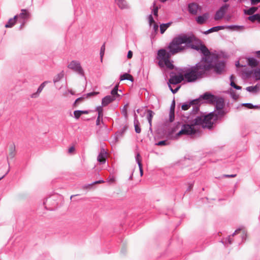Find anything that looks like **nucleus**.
Listing matches in <instances>:
<instances>
[{"mask_svg": "<svg viewBox=\"0 0 260 260\" xmlns=\"http://www.w3.org/2000/svg\"><path fill=\"white\" fill-rule=\"evenodd\" d=\"M175 38L180 45L185 44L188 47L198 51L202 55L201 61L206 63L207 65H225L229 57L227 53L222 51H210L202 41L194 35L182 34Z\"/></svg>", "mask_w": 260, "mask_h": 260, "instance_id": "obj_1", "label": "nucleus"}, {"mask_svg": "<svg viewBox=\"0 0 260 260\" xmlns=\"http://www.w3.org/2000/svg\"><path fill=\"white\" fill-rule=\"evenodd\" d=\"M190 67L180 69L182 71L183 81L193 82L202 77L206 72L213 66H190Z\"/></svg>", "mask_w": 260, "mask_h": 260, "instance_id": "obj_2", "label": "nucleus"}, {"mask_svg": "<svg viewBox=\"0 0 260 260\" xmlns=\"http://www.w3.org/2000/svg\"><path fill=\"white\" fill-rule=\"evenodd\" d=\"M161 68H166L168 72L170 78L167 82L169 88L171 92L175 94L178 92L180 88V85L177 86L175 89L173 88V85H177L183 81L182 71L180 69L176 66H159Z\"/></svg>", "mask_w": 260, "mask_h": 260, "instance_id": "obj_3", "label": "nucleus"}, {"mask_svg": "<svg viewBox=\"0 0 260 260\" xmlns=\"http://www.w3.org/2000/svg\"><path fill=\"white\" fill-rule=\"evenodd\" d=\"M189 123L183 124L181 129L176 134L174 137L175 139H178L182 135L189 136L192 138L199 137L200 131L194 127L193 124L189 121Z\"/></svg>", "mask_w": 260, "mask_h": 260, "instance_id": "obj_4", "label": "nucleus"}, {"mask_svg": "<svg viewBox=\"0 0 260 260\" xmlns=\"http://www.w3.org/2000/svg\"><path fill=\"white\" fill-rule=\"evenodd\" d=\"M221 117L216 114L215 111H212L208 114L203 115V128H207L210 130L213 127V124L218 120L221 119Z\"/></svg>", "mask_w": 260, "mask_h": 260, "instance_id": "obj_5", "label": "nucleus"}, {"mask_svg": "<svg viewBox=\"0 0 260 260\" xmlns=\"http://www.w3.org/2000/svg\"><path fill=\"white\" fill-rule=\"evenodd\" d=\"M173 56L166 49H160L157 51L156 58L158 60L157 65H173V61L170 58Z\"/></svg>", "mask_w": 260, "mask_h": 260, "instance_id": "obj_6", "label": "nucleus"}, {"mask_svg": "<svg viewBox=\"0 0 260 260\" xmlns=\"http://www.w3.org/2000/svg\"><path fill=\"white\" fill-rule=\"evenodd\" d=\"M215 104V109L213 111L216 112V114L221 118L223 117L226 112L223 110L224 99L221 96L216 95V98L213 100V104Z\"/></svg>", "mask_w": 260, "mask_h": 260, "instance_id": "obj_7", "label": "nucleus"}, {"mask_svg": "<svg viewBox=\"0 0 260 260\" xmlns=\"http://www.w3.org/2000/svg\"><path fill=\"white\" fill-rule=\"evenodd\" d=\"M185 49L184 46H182L180 45L176 38L175 37L170 42L167 50L169 53L174 55L178 53L183 51Z\"/></svg>", "mask_w": 260, "mask_h": 260, "instance_id": "obj_8", "label": "nucleus"}, {"mask_svg": "<svg viewBox=\"0 0 260 260\" xmlns=\"http://www.w3.org/2000/svg\"><path fill=\"white\" fill-rule=\"evenodd\" d=\"M216 98V95L210 92H206L196 99H193V101L202 104H213V100Z\"/></svg>", "mask_w": 260, "mask_h": 260, "instance_id": "obj_9", "label": "nucleus"}, {"mask_svg": "<svg viewBox=\"0 0 260 260\" xmlns=\"http://www.w3.org/2000/svg\"><path fill=\"white\" fill-rule=\"evenodd\" d=\"M251 68L256 67V66H250ZM251 70H245L243 74L246 78H249L253 77L256 81L260 80V66Z\"/></svg>", "mask_w": 260, "mask_h": 260, "instance_id": "obj_10", "label": "nucleus"}, {"mask_svg": "<svg viewBox=\"0 0 260 260\" xmlns=\"http://www.w3.org/2000/svg\"><path fill=\"white\" fill-rule=\"evenodd\" d=\"M229 7V4H224L222 5L216 12L214 15V19L218 20L222 19L226 13Z\"/></svg>", "mask_w": 260, "mask_h": 260, "instance_id": "obj_11", "label": "nucleus"}, {"mask_svg": "<svg viewBox=\"0 0 260 260\" xmlns=\"http://www.w3.org/2000/svg\"><path fill=\"white\" fill-rule=\"evenodd\" d=\"M226 66H213L209 71L205 73V75H209L212 73H216L217 75H220L224 70Z\"/></svg>", "mask_w": 260, "mask_h": 260, "instance_id": "obj_12", "label": "nucleus"}, {"mask_svg": "<svg viewBox=\"0 0 260 260\" xmlns=\"http://www.w3.org/2000/svg\"><path fill=\"white\" fill-rule=\"evenodd\" d=\"M199 9H201L200 7L196 3H190L188 4V11L192 15H196Z\"/></svg>", "mask_w": 260, "mask_h": 260, "instance_id": "obj_13", "label": "nucleus"}, {"mask_svg": "<svg viewBox=\"0 0 260 260\" xmlns=\"http://www.w3.org/2000/svg\"><path fill=\"white\" fill-rule=\"evenodd\" d=\"M188 121H190L192 124H193L194 127L196 126H202L203 127V115L197 116L195 118L191 121L189 120V116L186 117Z\"/></svg>", "mask_w": 260, "mask_h": 260, "instance_id": "obj_14", "label": "nucleus"}, {"mask_svg": "<svg viewBox=\"0 0 260 260\" xmlns=\"http://www.w3.org/2000/svg\"><path fill=\"white\" fill-rule=\"evenodd\" d=\"M128 128V126L125 125L120 130L117 131L114 134V139L115 141H118L119 139L121 138L125 133Z\"/></svg>", "mask_w": 260, "mask_h": 260, "instance_id": "obj_15", "label": "nucleus"}, {"mask_svg": "<svg viewBox=\"0 0 260 260\" xmlns=\"http://www.w3.org/2000/svg\"><path fill=\"white\" fill-rule=\"evenodd\" d=\"M242 59L245 60L246 65H260L259 61L254 57H241Z\"/></svg>", "mask_w": 260, "mask_h": 260, "instance_id": "obj_16", "label": "nucleus"}, {"mask_svg": "<svg viewBox=\"0 0 260 260\" xmlns=\"http://www.w3.org/2000/svg\"><path fill=\"white\" fill-rule=\"evenodd\" d=\"M50 82V81H46L43 82L38 88L37 91L31 94V98H37L39 96L40 93L42 92L46 85Z\"/></svg>", "mask_w": 260, "mask_h": 260, "instance_id": "obj_17", "label": "nucleus"}, {"mask_svg": "<svg viewBox=\"0 0 260 260\" xmlns=\"http://www.w3.org/2000/svg\"><path fill=\"white\" fill-rule=\"evenodd\" d=\"M147 113V120L148 121V123H149V126H150L149 130L152 132V128H151L152 120L153 117L155 114V113L153 111H152L151 110H150V109L146 110L144 113Z\"/></svg>", "mask_w": 260, "mask_h": 260, "instance_id": "obj_18", "label": "nucleus"}, {"mask_svg": "<svg viewBox=\"0 0 260 260\" xmlns=\"http://www.w3.org/2000/svg\"><path fill=\"white\" fill-rule=\"evenodd\" d=\"M68 67L70 68L72 70L78 74L79 75L83 77L86 79L84 75V72L82 66H68Z\"/></svg>", "mask_w": 260, "mask_h": 260, "instance_id": "obj_19", "label": "nucleus"}, {"mask_svg": "<svg viewBox=\"0 0 260 260\" xmlns=\"http://www.w3.org/2000/svg\"><path fill=\"white\" fill-rule=\"evenodd\" d=\"M208 18L209 14L208 13H205L202 15L198 16L196 18V20L198 24H203L205 23Z\"/></svg>", "mask_w": 260, "mask_h": 260, "instance_id": "obj_20", "label": "nucleus"}, {"mask_svg": "<svg viewBox=\"0 0 260 260\" xmlns=\"http://www.w3.org/2000/svg\"><path fill=\"white\" fill-rule=\"evenodd\" d=\"M115 100H116V98H114L113 96L108 95L102 99V104L105 107Z\"/></svg>", "mask_w": 260, "mask_h": 260, "instance_id": "obj_21", "label": "nucleus"}, {"mask_svg": "<svg viewBox=\"0 0 260 260\" xmlns=\"http://www.w3.org/2000/svg\"><path fill=\"white\" fill-rule=\"evenodd\" d=\"M106 154L107 152L105 151V149L103 148L101 150V152L99 154V155L97 158L98 161L102 164H103L105 163L106 162Z\"/></svg>", "mask_w": 260, "mask_h": 260, "instance_id": "obj_22", "label": "nucleus"}, {"mask_svg": "<svg viewBox=\"0 0 260 260\" xmlns=\"http://www.w3.org/2000/svg\"><path fill=\"white\" fill-rule=\"evenodd\" d=\"M135 159L138 165V167L140 170V173L141 176H142L143 174V165L142 164V159L139 153H137L135 156Z\"/></svg>", "mask_w": 260, "mask_h": 260, "instance_id": "obj_23", "label": "nucleus"}, {"mask_svg": "<svg viewBox=\"0 0 260 260\" xmlns=\"http://www.w3.org/2000/svg\"><path fill=\"white\" fill-rule=\"evenodd\" d=\"M18 18L22 19L23 21L28 19L30 16V13L26 9H21V13L18 15Z\"/></svg>", "mask_w": 260, "mask_h": 260, "instance_id": "obj_24", "label": "nucleus"}, {"mask_svg": "<svg viewBox=\"0 0 260 260\" xmlns=\"http://www.w3.org/2000/svg\"><path fill=\"white\" fill-rule=\"evenodd\" d=\"M244 26L238 25H226V28L231 31H242L244 29Z\"/></svg>", "mask_w": 260, "mask_h": 260, "instance_id": "obj_25", "label": "nucleus"}, {"mask_svg": "<svg viewBox=\"0 0 260 260\" xmlns=\"http://www.w3.org/2000/svg\"><path fill=\"white\" fill-rule=\"evenodd\" d=\"M115 3L120 9H126L129 8L125 0H115Z\"/></svg>", "mask_w": 260, "mask_h": 260, "instance_id": "obj_26", "label": "nucleus"}, {"mask_svg": "<svg viewBox=\"0 0 260 260\" xmlns=\"http://www.w3.org/2000/svg\"><path fill=\"white\" fill-rule=\"evenodd\" d=\"M18 18V15H15L13 18H10L8 22L5 24V27L11 28L12 27L16 22L17 19Z\"/></svg>", "mask_w": 260, "mask_h": 260, "instance_id": "obj_27", "label": "nucleus"}, {"mask_svg": "<svg viewBox=\"0 0 260 260\" xmlns=\"http://www.w3.org/2000/svg\"><path fill=\"white\" fill-rule=\"evenodd\" d=\"M197 104V102L193 101V100H190L189 102H186L182 104L181 109L184 111L187 110L191 106H193L194 104Z\"/></svg>", "mask_w": 260, "mask_h": 260, "instance_id": "obj_28", "label": "nucleus"}, {"mask_svg": "<svg viewBox=\"0 0 260 260\" xmlns=\"http://www.w3.org/2000/svg\"><path fill=\"white\" fill-rule=\"evenodd\" d=\"M134 124L135 127V132L137 134H139L141 132V128L139 121L137 118V116L135 114L134 117Z\"/></svg>", "mask_w": 260, "mask_h": 260, "instance_id": "obj_29", "label": "nucleus"}, {"mask_svg": "<svg viewBox=\"0 0 260 260\" xmlns=\"http://www.w3.org/2000/svg\"><path fill=\"white\" fill-rule=\"evenodd\" d=\"M246 90L250 92L256 93L260 90L259 85L256 84L254 86H250L246 88Z\"/></svg>", "mask_w": 260, "mask_h": 260, "instance_id": "obj_30", "label": "nucleus"}, {"mask_svg": "<svg viewBox=\"0 0 260 260\" xmlns=\"http://www.w3.org/2000/svg\"><path fill=\"white\" fill-rule=\"evenodd\" d=\"M183 124L181 122L178 121L175 123L174 125L171 128L170 131L169 132V136H171L172 134L174 133L177 130H178Z\"/></svg>", "mask_w": 260, "mask_h": 260, "instance_id": "obj_31", "label": "nucleus"}, {"mask_svg": "<svg viewBox=\"0 0 260 260\" xmlns=\"http://www.w3.org/2000/svg\"><path fill=\"white\" fill-rule=\"evenodd\" d=\"M120 81H123L125 80H129L133 81L134 79L133 76L130 75L128 73H124L120 76Z\"/></svg>", "mask_w": 260, "mask_h": 260, "instance_id": "obj_32", "label": "nucleus"}, {"mask_svg": "<svg viewBox=\"0 0 260 260\" xmlns=\"http://www.w3.org/2000/svg\"><path fill=\"white\" fill-rule=\"evenodd\" d=\"M118 85L116 84L114 87L111 90L110 93L111 95L110 96H113L114 98H119L120 95L118 93Z\"/></svg>", "mask_w": 260, "mask_h": 260, "instance_id": "obj_33", "label": "nucleus"}, {"mask_svg": "<svg viewBox=\"0 0 260 260\" xmlns=\"http://www.w3.org/2000/svg\"><path fill=\"white\" fill-rule=\"evenodd\" d=\"M172 22H169L166 23H162L160 25V32L161 34H163L166 29L171 25Z\"/></svg>", "mask_w": 260, "mask_h": 260, "instance_id": "obj_34", "label": "nucleus"}, {"mask_svg": "<svg viewBox=\"0 0 260 260\" xmlns=\"http://www.w3.org/2000/svg\"><path fill=\"white\" fill-rule=\"evenodd\" d=\"M259 16L260 14L259 13H256L253 15H252L251 16H249L248 17V19L251 21V22H254L255 21H257L258 22H260L259 21Z\"/></svg>", "mask_w": 260, "mask_h": 260, "instance_id": "obj_35", "label": "nucleus"}, {"mask_svg": "<svg viewBox=\"0 0 260 260\" xmlns=\"http://www.w3.org/2000/svg\"><path fill=\"white\" fill-rule=\"evenodd\" d=\"M200 103H198L197 104H194L193 106L192 109L190 112V116H193L196 114L200 110Z\"/></svg>", "mask_w": 260, "mask_h": 260, "instance_id": "obj_36", "label": "nucleus"}, {"mask_svg": "<svg viewBox=\"0 0 260 260\" xmlns=\"http://www.w3.org/2000/svg\"><path fill=\"white\" fill-rule=\"evenodd\" d=\"M15 156V146L13 144L10 147V153L9 154V156L7 157V159H9V157L11 158H13Z\"/></svg>", "mask_w": 260, "mask_h": 260, "instance_id": "obj_37", "label": "nucleus"}, {"mask_svg": "<svg viewBox=\"0 0 260 260\" xmlns=\"http://www.w3.org/2000/svg\"><path fill=\"white\" fill-rule=\"evenodd\" d=\"M258 10V8L256 7H251L247 10H245L244 13L250 16L253 15Z\"/></svg>", "mask_w": 260, "mask_h": 260, "instance_id": "obj_38", "label": "nucleus"}, {"mask_svg": "<svg viewBox=\"0 0 260 260\" xmlns=\"http://www.w3.org/2000/svg\"><path fill=\"white\" fill-rule=\"evenodd\" d=\"M64 74L63 71L61 72L58 73L57 75H56L53 79V82L54 83H56L60 80L61 79H62L63 77Z\"/></svg>", "mask_w": 260, "mask_h": 260, "instance_id": "obj_39", "label": "nucleus"}, {"mask_svg": "<svg viewBox=\"0 0 260 260\" xmlns=\"http://www.w3.org/2000/svg\"><path fill=\"white\" fill-rule=\"evenodd\" d=\"M229 92H230V94L231 98L233 100H234L235 101L238 100V99L239 98V95L237 94L236 93L235 91L233 89L230 88Z\"/></svg>", "mask_w": 260, "mask_h": 260, "instance_id": "obj_40", "label": "nucleus"}, {"mask_svg": "<svg viewBox=\"0 0 260 260\" xmlns=\"http://www.w3.org/2000/svg\"><path fill=\"white\" fill-rule=\"evenodd\" d=\"M153 9L152 10V13L155 16H158V11L159 8V7L156 6L155 2H154L153 3Z\"/></svg>", "mask_w": 260, "mask_h": 260, "instance_id": "obj_41", "label": "nucleus"}, {"mask_svg": "<svg viewBox=\"0 0 260 260\" xmlns=\"http://www.w3.org/2000/svg\"><path fill=\"white\" fill-rule=\"evenodd\" d=\"M85 99V97L81 96L80 98H77L73 103V106L76 107L78 104H79L80 103H82Z\"/></svg>", "mask_w": 260, "mask_h": 260, "instance_id": "obj_42", "label": "nucleus"}, {"mask_svg": "<svg viewBox=\"0 0 260 260\" xmlns=\"http://www.w3.org/2000/svg\"><path fill=\"white\" fill-rule=\"evenodd\" d=\"M74 117L76 119H78L82 115L81 110H77L74 111Z\"/></svg>", "mask_w": 260, "mask_h": 260, "instance_id": "obj_43", "label": "nucleus"}, {"mask_svg": "<svg viewBox=\"0 0 260 260\" xmlns=\"http://www.w3.org/2000/svg\"><path fill=\"white\" fill-rule=\"evenodd\" d=\"M213 32H217L215 26L210 28V29H208L207 30L203 32V33L204 35H208V34Z\"/></svg>", "mask_w": 260, "mask_h": 260, "instance_id": "obj_44", "label": "nucleus"}, {"mask_svg": "<svg viewBox=\"0 0 260 260\" xmlns=\"http://www.w3.org/2000/svg\"><path fill=\"white\" fill-rule=\"evenodd\" d=\"M169 144L167 140H164L158 141L155 144L157 146H166Z\"/></svg>", "mask_w": 260, "mask_h": 260, "instance_id": "obj_45", "label": "nucleus"}, {"mask_svg": "<svg viewBox=\"0 0 260 260\" xmlns=\"http://www.w3.org/2000/svg\"><path fill=\"white\" fill-rule=\"evenodd\" d=\"M98 93H99L98 92L93 91V92H90L87 93V94H84L83 96L85 97V98H89V97H91L92 96L96 95Z\"/></svg>", "mask_w": 260, "mask_h": 260, "instance_id": "obj_46", "label": "nucleus"}, {"mask_svg": "<svg viewBox=\"0 0 260 260\" xmlns=\"http://www.w3.org/2000/svg\"><path fill=\"white\" fill-rule=\"evenodd\" d=\"M175 119V111H170L169 112V121L172 122Z\"/></svg>", "mask_w": 260, "mask_h": 260, "instance_id": "obj_47", "label": "nucleus"}, {"mask_svg": "<svg viewBox=\"0 0 260 260\" xmlns=\"http://www.w3.org/2000/svg\"><path fill=\"white\" fill-rule=\"evenodd\" d=\"M105 51V44H104L101 46V49H100V57L101 58V60H102L103 57L104 55Z\"/></svg>", "mask_w": 260, "mask_h": 260, "instance_id": "obj_48", "label": "nucleus"}, {"mask_svg": "<svg viewBox=\"0 0 260 260\" xmlns=\"http://www.w3.org/2000/svg\"><path fill=\"white\" fill-rule=\"evenodd\" d=\"M230 85L233 88L236 89V90H241L242 89L241 86L236 85L235 82H231V83H230Z\"/></svg>", "mask_w": 260, "mask_h": 260, "instance_id": "obj_49", "label": "nucleus"}, {"mask_svg": "<svg viewBox=\"0 0 260 260\" xmlns=\"http://www.w3.org/2000/svg\"><path fill=\"white\" fill-rule=\"evenodd\" d=\"M242 106H244L248 109H253V104L251 103H243L241 104Z\"/></svg>", "mask_w": 260, "mask_h": 260, "instance_id": "obj_50", "label": "nucleus"}, {"mask_svg": "<svg viewBox=\"0 0 260 260\" xmlns=\"http://www.w3.org/2000/svg\"><path fill=\"white\" fill-rule=\"evenodd\" d=\"M149 25H151L154 23V20L151 14H150L148 17Z\"/></svg>", "mask_w": 260, "mask_h": 260, "instance_id": "obj_51", "label": "nucleus"}, {"mask_svg": "<svg viewBox=\"0 0 260 260\" xmlns=\"http://www.w3.org/2000/svg\"><path fill=\"white\" fill-rule=\"evenodd\" d=\"M175 100L174 99L172 101V103L171 104L170 111H175Z\"/></svg>", "mask_w": 260, "mask_h": 260, "instance_id": "obj_52", "label": "nucleus"}, {"mask_svg": "<svg viewBox=\"0 0 260 260\" xmlns=\"http://www.w3.org/2000/svg\"><path fill=\"white\" fill-rule=\"evenodd\" d=\"M215 27H216L217 31H218L220 30L223 29L224 28H226V25H219V26H216Z\"/></svg>", "mask_w": 260, "mask_h": 260, "instance_id": "obj_53", "label": "nucleus"}, {"mask_svg": "<svg viewBox=\"0 0 260 260\" xmlns=\"http://www.w3.org/2000/svg\"><path fill=\"white\" fill-rule=\"evenodd\" d=\"M115 181V179L114 176H109L107 178V181L110 183H114Z\"/></svg>", "mask_w": 260, "mask_h": 260, "instance_id": "obj_54", "label": "nucleus"}, {"mask_svg": "<svg viewBox=\"0 0 260 260\" xmlns=\"http://www.w3.org/2000/svg\"><path fill=\"white\" fill-rule=\"evenodd\" d=\"M98 118H101V122L103 123V115H104L103 111H100L99 112H98Z\"/></svg>", "mask_w": 260, "mask_h": 260, "instance_id": "obj_55", "label": "nucleus"}, {"mask_svg": "<svg viewBox=\"0 0 260 260\" xmlns=\"http://www.w3.org/2000/svg\"><path fill=\"white\" fill-rule=\"evenodd\" d=\"M104 107V106H103V105L102 104L101 106H97L95 108V109L94 110V111H96L98 112H99L100 111H103V107Z\"/></svg>", "mask_w": 260, "mask_h": 260, "instance_id": "obj_56", "label": "nucleus"}, {"mask_svg": "<svg viewBox=\"0 0 260 260\" xmlns=\"http://www.w3.org/2000/svg\"><path fill=\"white\" fill-rule=\"evenodd\" d=\"M222 176H223V177H224V178H234V177H235L237 176V174H231V175L224 174Z\"/></svg>", "mask_w": 260, "mask_h": 260, "instance_id": "obj_57", "label": "nucleus"}, {"mask_svg": "<svg viewBox=\"0 0 260 260\" xmlns=\"http://www.w3.org/2000/svg\"><path fill=\"white\" fill-rule=\"evenodd\" d=\"M192 159V156H190L189 155H185L184 159L182 161H186V160H190Z\"/></svg>", "mask_w": 260, "mask_h": 260, "instance_id": "obj_58", "label": "nucleus"}, {"mask_svg": "<svg viewBox=\"0 0 260 260\" xmlns=\"http://www.w3.org/2000/svg\"><path fill=\"white\" fill-rule=\"evenodd\" d=\"M252 5H256L260 3V0H250Z\"/></svg>", "mask_w": 260, "mask_h": 260, "instance_id": "obj_59", "label": "nucleus"}, {"mask_svg": "<svg viewBox=\"0 0 260 260\" xmlns=\"http://www.w3.org/2000/svg\"><path fill=\"white\" fill-rule=\"evenodd\" d=\"M133 52L131 50H129L127 52V57L128 59L131 58L133 57Z\"/></svg>", "mask_w": 260, "mask_h": 260, "instance_id": "obj_60", "label": "nucleus"}, {"mask_svg": "<svg viewBox=\"0 0 260 260\" xmlns=\"http://www.w3.org/2000/svg\"><path fill=\"white\" fill-rule=\"evenodd\" d=\"M235 76L233 74L231 75V76H230V83H231V82H235Z\"/></svg>", "mask_w": 260, "mask_h": 260, "instance_id": "obj_61", "label": "nucleus"}, {"mask_svg": "<svg viewBox=\"0 0 260 260\" xmlns=\"http://www.w3.org/2000/svg\"><path fill=\"white\" fill-rule=\"evenodd\" d=\"M69 65H80V63L79 61L76 60H73L71 61V63Z\"/></svg>", "mask_w": 260, "mask_h": 260, "instance_id": "obj_62", "label": "nucleus"}, {"mask_svg": "<svg viewBox=\"0 0 260 260\" xmlns=\"http://www.w3.org/2000/svg\"><path fill=\"white\" fill-rule=\"evenodd\" d=\"M153 29L155 32H156L158 29V25L156 23H154Z\"/></svg>", "mask_w": 260, "mask_h": 260, "instance_id": "obj_63", "label": "nucleus"}, {"mask_svg": "<svg viewBox=\"0 0 260 260\" xmlns=\"http://www.w3.org/2000/svg\"><path fill=\"white\" fill-rule=\"evenodd\" d=\"M254 53L256 55L257 58L260 59V50L256 51Z\"/></svg>", "mask_w": 260, "mask_h": 260, "instance_id": "obj_64", "label": "nucleus"}]
</instances>
